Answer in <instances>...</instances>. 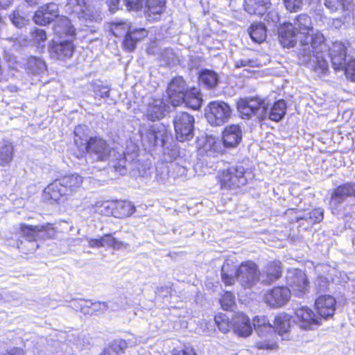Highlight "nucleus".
Returning <instances> with one entry per match:
<instances>
[{"label": "nucleus", "instance_id": "nucleus-44", "mask_svg": "<svg viewBox=\"0 0 355 355\" xmlns=\"http://www.w3.org/2000/svg\"><path fill=\"white\" fill-rule=\"evenodd\" d=\"M324 218V210L322 208H316L309 213H305L302 216H298L297 221L305 220L310 225L321 222Z\"/></svg>", "mask_w": 355, "mask_h": 355}, {"label": "nucleus", "instance_id": "nucleus-29", "mask_svg": "<svg viewBox=\"0 0 355 355\" xmlns=\"http://www.w3.org/2000/svg\"><path fill=\"white\" fill-rule=\"evenodd\" d=\"M238 266L231 260H226L221 268V279L227 286L233 285L238 282Z\"/></svg>", "mask_w": 355, "mask_h": 355}, {"label": "nucleus", "instance_id": "nucleus-1", "mask_svg": "<svg viewBox=\"0 0 355 355\" xmlns=\"http://www.w3.org/2000/svg\"><path fill=\"white\" fill-rule=\"evenodd\" d=\"M293 26L297 33L302 35L299 52L300 62L316 71L325 72L327 64L322 53L327 49V45L323 35L313 30L311 19L306 14L299 15Z\"/></svg>", "mask_w": 355, "mask_h": 355}, {"label": "nucleus", "instance_id": "nucleus-64", "mask_svg": "<svg viewBox=\"0 0 355 355\" xmlns=\"http://www.w3.org/2000/svg\"><path fill=\"white\" fill-rule=\"evenodd\" d=\"M162 57L166 60L167 64L174 63L176 60V57L171 49H166L162 53Z\"/></svg>", "mask_w": 355, "mask_h": 355}, {"label": "nucleus", "instance_id": "nucleus-2", "mask_svg": "<svg viewBox=\"0 0 355 355\" xmlns=\"http://www.w3.org/2000/svg\"><path fill=\"white\" fill-rule=\"evenodd\" d=\"M85 126L78 125L74 129V143L81 155L87 153L96 162H103L111 156V148L107 141L98 137L88 138Z\"/></svg>", "mask_w": 355, "mask_h": 355}, {"label": "nucleus", "instance_id": "nucleus-51", "mask_svg": "<svg viewBox=\"0 0 355 355\" xmlns=\"http://www.w3.org/2000/svg\"><path fill=\"white\" fill-rule=\"evenodd\" d=\"M219 144H217L213 138L208 139L204 146L202 150L205 151L207 157H216L218 153Z\"/></svg>", "mask_w": 355, "mask_h": 355}, {"label": "nucleus", "instance_id": "nucleus-17", "mask_svg": "<svg viewBox=\"0 0 355 355\" xmlns=\"http://www.w3.org/2000/svg\"><path fill=\"white\" fill-rule=\"evenodd\" d=\"M259 282L261 284L268 285L277 280L282 275L281 263L274 261L265 265L259 272Z\"/></svg>", "mask_w": 355, "mask_h": 355}, {"label": "nucleus", "instance_id": "nucleus-31", "mask_svg": "<svg viewBox=\"0 0 355 355\" xmlns=\"http://www.w3.org/2000/svg\"><path fill=\"white\" fill-rule=\"evenodd\" d=\"M291 318L286 313L277 315L274 320L273 331L276 330L282 339H288V331L291 328Z\"/></svg>", "mask_w": 355, "mask_h": 355}, {"label": "nucleus", "instance_id": "nucleus-30", "mask_svg": "<svg viewBox=\"0 0 355 355\" xmlns=\"http://www.w3.org/2000/svg\"><path fill=\"white\" fill-rule=\"evenodd\" d=\"M265 111L266 119H269L273 121L278 122L281 121L286 112V103L284 100H279L275 102L268 110V104L265 102Z\"/></svg>", "mask_w": 355, "mask_h": 355}, {"label": "nucleus", "instance_id": "nucleus-41", "mask_svg": "<svg viewBox=\"0 0 355 355\" xmlns=\"http://www.w3.org/2000/svg\"><path fill=\"white\" fill-rule=\"evenodd\" d=\"M199 81L207 88L215 87L218 82V74L209 69H203L199 74Z\"/></svg>", "mask_w": 355, "mask_h": 355}, {"label": "nucleus", "instance_id": "nucleus-13", "mask_svg": "<svg viewBox=\"0 0 355 355\" xmlns=\"http://www.w3.org/2000/svg\"><path fill=\"white\" fill-rule=\"evenodd\" d=\"M59 17V8L58 4L49 3L40 6L35 12L33 19L34 22L40 26L50 24Z\"/></svg>", "mask_w": 355, "mask_h": 355}, {"label": "nucleus", "instance_id": "nucleus-52", "mask_svg": "<svg viewBox=\"0 0 355 355\" xmlns=\"http://www.w3.org/2000/svg\"><path fill=\"white\" fill-rule=\"evenodd\" d=\"M263 64L258 58L248 59L243 58L238 60L235 62V67L236 68L249 67H261Z\"/></svg>", "mask_w": 355, "mask_h": 355}, {"label": "nucleus", "instance_id": "nucleus-32", "mask_svg": "<svg viewBox=\"0 0 355 355\" xmlns=\"http://www.w3.org/2000/svg\"><path fill=\"white\" fill-rule=\"evenodd\" d=\"M60 179L68 196L76 192L80 188L83 182V177L77 173L65 175Z\"/></svg>", "mask_w": 355, "mask_h": 355}, {"label": "nucleus", "instance_id": "nucleus-20", "mask_svg": "<svg viewBox=\"0 0 355 355\" xmlns=\"http://www.w3.org/2000/svg\"><path fill=\"white\" fill-rule=\"evenodd\" d=\"M295 315L299 320L300 326L304 329H311L313 325L318 324L320 320L319 316L306 306L296 309Z\"/></svg>", "mask_w": 355, "mask_h": 355}, {"label": "nucleus", "instance_id": "nucleus-59", "mask_svg": "<svg viewBox=\"0 0 355 355\" xmlns=\"http://www.w3.org/2000/svg\"><path fill=\"white\" fill-rule=\"evenodd\" d=\"M94 92L96 96L101 98H108L110 94V88L107 86L102 85H95L94 87Z\"/></svg>", "mask_w": 355, "mask_h": 355}, {"label": "nucleus", "instance_id": "nucleus-40", "mask_svg": "<svg viewBox=\"0 0 355 355\" xmlns=\"http://www.w3.org/2000/svg\"><path fill=\"white\" fill-rule=\"evenodd\" d=\"M14 148L12 144L8 141L0 142V165L6 166L12 160Z\"/></svg>", "mask_w": 355, "mask_h": 355}, {"label": "nucleus", "instance_id": "nucleus-9", "mask_svg": "<svg viewBox=\"0 0 355 355\" xmlns=\"http://www.w3.org/2000/svg\"><path fill=\"white\" fill-rule=\"evenodd\" d=\"M230 106L223 101H212L205 109V117L208 123L213 126H220L226 123L231 117Z\"/></svg>", "mask_w": 355, "mask_h": 355}, {"label": "nucleus", "instance_id": "nucleus-60", "mask_svg": "<svg viewBox=\"0 0 355 355\" xmlns=\"http://www.w3.org/2000/svg\"><path fill=\"white\" fill-rule=\"evenodd\" d=\"M32 35L34 42L38 43L39 45L46 40V32L42 29L35 28Z\"/></svg>", "mask_w": 355, "mask_h": 355}, {"label": "nucleus", "instance_id": "nucleus-7", "mask_svg": "<svg viewBox=\"0 0 355 355\" xmlns=\"http://www.w3.org/2000/svg\"><path fill=\"white\" fill-rule=\"evenodd\" d=\"M322 56L324 60L327 64V69L324 73H320L316 71L314 69H311L318 75H326L329 72V59L331 60V65L334 69L340 71L345 64L347 62L348 58L346 55V48L345 45L341 42H334L332 44L331 47L327 46V49L322 52Z\"/></svg>", "mask_w": 355, "mask_h": 355}, {"label": "nucleus", "instance_id": "nucleus-12", "mask_svg": "<svg viewBox=\"0 0 355 355\" xmlns=\"http://www.w3.org/2000/svg\"><path fill=\"white\" fill-rule=\"evenodd\" d=\"M189 89L182 76L173 78L167 89V94L171 103L173 106H178L183 103L185 96Z\"/></svg>", "mask_w": 355, "mask_h": 355}, {"label": "nucleus", "instance_id": "nucleus-57", "mask_svg": "<svg viewBox=\"0 0 355 355\" xmlns=\"http://www.w3.org/2000/svg\"><path fill=\"white\" fill-rule=\"evenodd\" d=\"M314 284L318 292H324L328 288L329 282L327 277L318 276Z\"/></svg>", "mask_w": 355, "mask_h": 355}, {"label": "nucleus", "instance_id": "nucleus-62", "mask_svg": "<svg viewBox=\"0 0 355 355\" xmlns=\"http://www.w3.org/2000/svg\"><path fill=\"white\" fill-rule=\"evenodd\" d=\"M153 171V167L151 164L148 162H146L142 164H139L138 167V173L139 175L141 177H148L149 176Z\"/></svg>", "mask_w": 355, "mask_h": 355}, {"label": "nucleus", "instance_id": "nucleus-3", "mask_svg": "<svg viewBox=\"0 0 355 355\" xmlns=\"http://www.w3.org/2000/svg\"><path fill=\"white\" fill-rule=\"evenodd\" d=\"M254 328L260 338L255 343L259 349L272 350L277 347V343L271 339L273 334V325L264 315H258L253 319Z\"/></svg>", "mask_w": 355, "mask_h": 355}, {"label": "nucleus", "instance_id": "nucleus-47", "mask_svg": "<svg viewBox=\"0 0 355 355\" xmlns=\"http://www.w3.org/2000/svg\"><path fill=\"white\" fill-rule=\"evenodd\" d=\"M9 17L12 24L17 28L25 26L29 21V18H28L23 12L19 10H14L12 14L10 15Z\"/></svg>", "mask_w": 355, "mask_h": 355}, {"label": "nucleus", "instance_id": "nucleus-49", "mask_svg": "<svg viewBox=\"0 0 355 355\" xmlns=\"http://www.w3.org/2000/svg\"><path fill=\"white\" fill-rule=\"evenodd\" d=\"M114 202H98L95 205V211L105 216H114Z\"/></svg>", "mask_w": 355, "mask_h": 355}, {"label": "nucleus", "instance_id": "nucleus-53", "mask_svg": "<svg viewBox=\"0 0 355 355\" xmlns=\"http://www.w3.org/2000/svg\"><path fill=\"white\" fill-rule=\"evenodd\" d=\"M171 175L169 164L161 163L156 168V178L157 180L164 182Z\"/></svg>", "mask_w": 355, "mask_h": 355}, {"label": "nucleus", "instance_id": "nucleus-38", "mask_svg": "<svg viewBox=\"0 0 355 355\" xmlns=\"http://www.w3.org/2000/svg\"><path fill=\"white\" fill-rule=\"evenodd\" d=\"M248 33L252 40L260 44L266 38V28L261 23H254L248 29Z\"/></svg>", "mask_w": 355, "mask_h": 355}, {"label": "nucleus", "instance_id": "nucleus-21", "mask_svg": "<svg viewBox=\"0 0 355 355\" xmlns=\"http://www.w3.org/2000/svg\"><path fill=\"white\" fill-rule=\"evenodd\" d=\"M170 107L162 99H154L149 103L146 111L148 119L154 121L162 119L169 112Z\"/></svg>", "mask_w": 355, "mask_h": 355}, {"label": "nucleus", "instance_id": "nucleus-16", "mask_svg": "<svg viewBox=\"0 0 355 355\" xmlns=\"http://www.w3.org/2000/svg\"><path fill=\"white\" fill-rule=\"evenodd\" d=\"M291 295V291L285 286H277L266 293L265 302L272 307H280L286 304Z\"/></svg>", "mask_w": 355, "mask_h": 355}, {"label": "nucleus", "instance_id": "nucleus-46", "mask_svg": "<svg viewBox=\"0 0 355 355\" xmlns=\"http://www.w3.org/2000/svg\"><path fill=\"white\" fill-rule=\"evenodd\" d=\"M125 343L123 340H114L104 349L99 355H120L123 352Z\"/></svg>", "mask_w": 355, "mask_h": 355}, {"label": "nucleus", "instance_id": "nucleus-26", "mask_svg": "<svg viewBox=\"0 0 355 355\" xmlns=\"http://www.w3.org/2000/svg\"><path fill=\"white\" fill-rule=\"evenodd\" d=\"M68 196L60 179L55 180L49 184L44 190V198L54 202H59Z\"/></svg>", "mask_w": 355, "mask_h": 355}, {"label": "nucleus", "instance_id": "nucleus-25", "mask_svg": "<svg viewBox=\"0 0 355 355\" xmlns=\"http://www.w3.org/2000/svg\"><path fill=\"white\" fill-rule=\"evenodd\" d=\"M297 31L292 23H284L278 30L279 38L284 47H291L297 41Z\"/></svg>", "mask_w": 355, "mask_h": 355}, {"label": "nucleus", "instance_id": "nucleus-27", "mask_svg": "<svg viewBox=\"0 0 355 355\" xmlns=\"http://www.w3.org/2000/svg\"><path fill=\"white\" fill-rule=\"evenodd\" d=\"M53 31L60 38H66L73 40L76 35V30L71 25L70 19L66 17L58 19L53 26Z\"/></svg>", "mask_w": 355, "mask_h": 355}, {"label": "nucleus", "instance_id": "nucleus-8", "mask_svg": "<svg viewBox=\"0 0 355 355\" xmlns=\"http://www.w3.org/2000/svg\"><path fill=\"white\" fill-rule=\"evenodd\" d=\"M245 170L241 165H235L224 169L220 175L221 187L227 189H235L247 183L245 176Z\"/></svg>", "mask_w": 355, "mask_h": 355}, {"label": "nucleus", "instance_id": "nucleus-11", "mask_svg": "<svg viewBox=\"0 0 355 355\" xmlns=\"http://www.w3.org/2000/svg\"><path fill=\"white\" fill-rule=\"evenodd\" d=\"M237 272L238 282L244 288H250L259 282L258 266L252 261L241 263Z\"/></svg>", "mask_w": 355, "mask_h": 355}, {"label": "nucleus", "instance_id": "nucleus-6", "mask_svg": "<svg viewBox=\"0 0 355 355\" xmlns=\"http://www.w3.org/2000/svg\"><path fill=\"white\" fill-rule=\"evenodd\" d=\"M194 117L184 112H178L173 119L175 137L178 141L184 142L193 139L194 136Z\"/></svg>", "mask_w": 355, "mask_h": 355}, {"label": "nucleus", "instance_id": "nucleus-43", "mask_svg": "<svg viewBox=\"0 0 355 355\" xmlns=\"http://www.w3.org/2000/svg\"><path fill=\"white\" fill-rule=\"evenodd\" d=\"M115 159L112 161V166L121 174L124 175L131 164L128 162L124 153H115L113 151L112 155Z\"/></svg>", "mask_w": 355, "mask_h": 355}, {"label": "nucleus", "instance_id": "nucleus-50", "mask_svg": "<svg viewBox=\"0 0 355 355\" xmlns=\"http://www.w3.org/2000/svg\"><path fill=\"white\" fill-rule=\"evenodd\" d=\"M340 71H344L347 79L355 82V58H348L347 62Z\"/></svg>", "mask_w": 355, "mask_h": 355}, {"label": "nucleus", "instance_id": "nucleus-4", "mask_svg": "<svg viewBox=\"0 0 355 355\" xmlns=\"http://www.w3.org/2000/svg\"><path fill=\"white\" fill-rule=\"evenodd\" d=\"M236 107L242 119H249L256 116L260 121L266 119L265 101L258 97L240 98L236 103Z\"/></svg>", "mask_w": 355, "mask_h": 355}, {"label": "nucleus", "instance_id": "nucleus-5", "mask_svg": "<svg viewBox=\"0 0 355 355\" xmlns=\"http://www.w3.org/2000/svg\"><path fill=\"white\" fill-rule=\"evenodd\" d=\"M139 134L142 145L149 150L156 146H164L168 138L166 128L159 125L141 126Z\"/></svg>", "mask_w": 355, "mask_h": 355}, {"label": "nucleus", "instance_id": "nucleus-37", "mask_svg": "<svg viewBox=\"0 0 355 355\" xmlns=\"http://www.w3.org/2000/svg\"><path fill=\"white\" fill-rule=\"evenodd\" d=\"M114 216L117 218H124L132 215L135 211V206L130 202H114Z\"/></svg>", "mask_w": 355, "mask_h": 355}, {"label": "nucleus", "instance_id": "nucleus-10", "mask_svg": "<svg viewBox=\"0 0 355 355\" xmlns=\"http://www.w3.org/2000/svg\"><path fill=\"white\" fill-rule=\"evenodd\" d=\"M352 198H355V182H347L337 187L331 196L330 207L332 214L339 215L340 206Z\"/></svg>", "mask_w": 355, "mask_h": 355}, {"label": "nucleus", "instance_id": "nucleus-19", "mask_svg": "<svg viewBox=\"0 0 355 355\" xmlns=\"http://www.w3.org/2000/svg\"><path fill=\"white\" fill-rule=\"evenodd\" d=\"M318 314L325 319L332 317L336 310V300L331 295H321L315 300Z\"/></svg>", "mask_w": 355, "mask_h": 355}, {"label": "nucleus", "instance_id": "nucleus-15", "mask_svg": "<svg viewBox=\"0 0 355 355\" xmlns=\"http://www.w3.org/2000/svg\"><path fill=\"white\" fill-rule=\"evenodd\" d=\"M73 40L65 39L63 41H53L49 46V54L51 58L64 60L70 58L74 51Z\"/></svg>", "mask_w": 355, "mask_h": 355}, {"label": "nucleus", "instance_id": "nucleus-22", "mask_svg": "<svg viewBox=\"0 0 355 355\" xmlns=\"http://www.w3.org/2000/svg\"><path fill=\"white\" fill-rule=\"evenodd\" d=\"M90 248L111 247L115 250L127 249L129 244L120 241L111 234H105L99 239H88Z\"/></svg>", "mask_w": 355, "mask_h": 355}, {"label": "nucleus", "instance_id": "nucleus-33", "mask_svg": "<svg viewBox=\"0 0 355 355\" xmlns=\"http://www.w3.org/2000/svg\"><path fill=\"white\" fill-rule=\"evenodd\" d=\"M268 0H245V10L250 15H263L268 8Z\"/></svg>", "mask_w": 355, "mask_h": 355}, {"label": "nucleus", "instance_id": "nucleus-36", "mask_svg": "<svg viewBox=\"0 0 355 355\" xmlns=\"http://www.w3.org/2000/svg\"><path fill=\"white\" fill-rule=\"evenodd\" d=\"M33 230L35 238L41 239H51L55 236L56 231L51 224L47 223L41 225H28Z\"/></svg>", "mask_w": 355, "mask_h": 355}, {"label": "nucleus", "instance_id": "nucleus-55", "mask_svg": "<svg viewBox=\"0 0 355 355\" xmlns=\"http://www.w3.org/2000/svg\"><path fill=\"white\" fill-rule=\"evenodd\" d=\"M169 168L171 169V176L174 178L182 177L187 175V168L176 162H171L169 164Z\"/></svg>", "mask_w": 355, "mask_h": 355}, {"label": "nucleus", "instance_id": "nucleus-28", "mask_svg": "<svg viewBox=\"0 0 355 355\" xmlns=\"http://www.w3.org/2000/svg\"><path fill=\"white\" fill-rule=\"evenodd\" d=\"M324 4L330 12L347 15L354 8L353 0H324Z\"/></svg>", "mask_w": 355, "mask_h": 355}, {"label": "nucleus", "instance_id": "nucleus-35", "mask_svg": "<svg viewBox=\"0 0 355 355\" xmlns=\"http://www.w3.org/2000/svg\"><path fill=\"white\" fill-rule=\"evenodd\" d=\"M183 103L193 110H198L200 109L202 105V98L199 89L195 87L190 88Z\"/></svg>", "mask_w": 355, "mask_h": 355}, {"label": "nucleus", "instance_id": "nucleus-34", "mask_svg": "<svg viewBox=\"0 0 355 355\" xmlns=\"http://www.w3.org/2000/svg\"><path fill=\"white\" fill-rule=\"evenodd\" d=\"M166 0H146V13L153 19H157L165 10Z\"/></svg>", "mask_w": 355, "mask_h": 355}, {"label": "nucleus", "instance_id": "nucleus-61", "mask_svg": "<svg viewBox=\"0 0 355 355\" xmlns=\"http://www.w3.org/2000/svg\"><path fill=\"white\" fill-rule=\"evenodd\" d=\"M92 311L94 313V312H103L108 309L110 306L106 302H90ZM110 308L114 309L112 306H110Z\"/></svg>", "mask_w": 355, "mask_h": 355}, {"label": "nucleus", "instance_id": "nucleus-45", "mask_svg": "<svg viewBox=\"0 0 355 355\" xmlns=\"http://www.w3.org/2000/svg\"><path fill=\"white\" fill-rule=\"evenodd\" d=\"M130 31V25L127 21L116 19L111 23L110 31L116 37L126 35Z\"/></svg>", "mask_w": 355, "mask_h": 355}, {"label": "nucleus", "instance_id": "nucleus-24", "mask_svg": "<svg viewBox=\"0 0 355 355\" xmlns=\"http://www.w3.org/2000/svg\"><path fill=\"white\" fill-rule=\"evenodd\" d=\"M232 327L236 334L239 336H249L252 331L249 318L242 313H236L232 316Z\"/></svg>", "mask_w": 355, "mask_h": 355}, {"label": "nucleus", "instance_id": "nucleus-39", "mask_svg": "<svg viewBox=\"0 0 355 355\" xmlns=\"http://www.w3.org/2000/svg\"><path fill=\"white\" fill-rule=\"evenodd\" d=\"M88 0H69L68 6L71 12L76 14L78 18L86 19L88 16Z\"/></svg>", "mask_w": 355, "mask_h": 355}, {"label": "nucleus", "instance_id": "nucleus-54", "mask_svg": "<svg viewBox=\"0 0 355 355\" xmlns=\"http://www.w3.org/2000/svg\"><path fill=\"white\" fill-rule=\"evenodd\" d=\"M224 310L231 309L235 304V297L231 292H225L220 300Z\"/></svg>", "mask_w": 355, "mask_h": 355}, {"label": "nucleus", "instance_id": "nucleus-18", "mask_svg": "<svg viewBox=\"0 0 355 355\" xmlns=\"http://www.w3.org/2000/svg\"><path fill=\"white\" fill-rule=\"evenodd\" d=\"M21 232L23 240L17 244L18 248L24 253H32L36 251L40 245L33 235V230L28 227V225L23 224L21 225Z\"/></svg>", "mask_w": 355, "mask_h": 355}, {"label": "nucleus", "instance_id": "nucleus-23", "mask_svg": "<svg viewBox=\"0 0 355 355\" xmlns=\"http://www.w3.org/2000/svg\"><path fill=\"white\" fill-rule=\"evenodd\" d=\"M243 132L239 125H227L223 132V141L227 147H236L241 141Z\"/></svg>", "mask_w": 355, "mask_h": 355}, {"label": "nucleus", "instance_id": "nucleus-63", "mask_svg": "<svg viewBox=\"0 0 355 355\" xmlns=\"http://www.w3.org/2000/svg\"><path fill=\"white\" fill-rule=\"evenodd\" d=\"M137 42L133 39L131 35L128 33L126 34L124 41L123 46L128 51H133L136 47Z\"/></svg>", "mask_w": 355, "mask_h": 355}, {"label": "nucleus", "instance_id": "nucleus-56", "mask_svg": "<svg viewBox=\"0 0 355 355\" xmlns=\"http://www.w3.org/2000/svg\"><path fill=\"white\" fill-rule=\"evenodd\" d=\"M286 9L290 12H297L301 10L303 0H283Z\"/></svg>", "mask_w": 355, "mask_h": 355}, {"label": "nucleus", "instance_id": "nucleus-48", "mask_svg": "<svg viewBox=\"0 0 355 355\" xmlns=\"http://www.w3.org/2000/svg\"><path fill=\"white\" fill-rule=\"evenodd\" d=\"M229 319L230 317L226 314L219 313L215 316V322L221 332L226 333L229 331L230 327H232V320L229 321Z\"/></svg>", "mask_w": 355, "mask_h": 355}, {"label": "nucleus", "instance_id": "nucleus-58", "mask_svg": "<svg viewBox=\"0 0 355 355\" xmlns=\"http://www.w3.org/2000/svg\"><path fill=\"white\" fill-rule=\"evenodd\" d=\"M128 33L137 42H140L148 35V31L145 28L135 29L133 31L130 30Z\"/></svg>", "mask_w": 355, "mask_h": 355}, {"label": "nucleus", "instance_id": "nucleus-14", "mask_svg": "<svg viewBox=\"0 0 355 355\" xmlns=\"http://www.w3.org/2000/svg\"><path fill=\"white\" fill-rule=\"evenodd\" d=\"M288 284L291 294L297 296H303L308 291L309 281L306 275L301 270L291 272L287 276Z\"/></svg>", "mask_w": 355, "mask_h": 355}, {"label": "nucleus", "instance_id": "nucleus-42", "mask_svg": "<svg viewBox=\"0 0 355 355\" xmlns=\"http://www.w3.org/2000/svg\"><path fill=\"white\" fill-rule=\"evenodd\" d=\"M26 69L33 74H40L46 71L45 62L40 58L31 56L26 62Z\"/></svg>", "mask_w": 355, "mask_h": 355}]
</instances>
